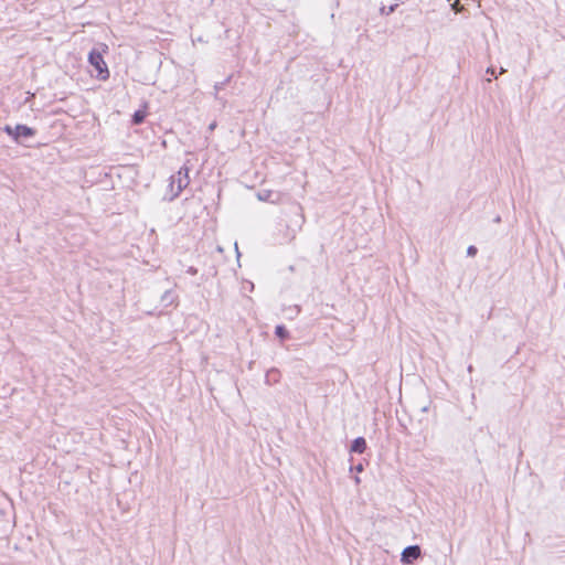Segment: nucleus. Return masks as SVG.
Listing matches in <instances>:
<instances>
[{"mask_svg": "<svg viewBox=\"0 0 565 565\" xmlns=\"http://www.w3.org/2000/svg\"><path fill=\"white\" fill-rule=\"evenodd\" d=\"M257 198L259 201L270 202L273 204H278L282 202V194L274 192L271 190L258 191Z\"/></svg>", "mask_w": 565, "mask_h": 565, "instance_id": "6", "label": "nucleus"}, {"mask_svg": "<svg viewBox=\"0 0 565 565\" xmlns=\"http://www.w3.org/2000/svg\"><path fill=\"white\" fill-rule=\"evenodd\" d=\"M190 183L189 178V168L183 166L180 168V170L177 172V174L171 175L170 178V190L172 192V195L170 200H173L179 196L181 191L185 189Z\"/></svg>", "mask_w": 565, "mask_h": 565, "instance_id": "1", "label": "nucleus"}, {"mask_svg": "<svg viewBox=\"0 0 565 565\" xmlns=\"http://www.w3.org/2000/svg\"><path fill=\"white\" fill-rule=\"evenodd\" d=\"M350 469L355 470L356 472H361V471H363V466H362V463H359L354 467H351Z\"/></svg>", "mask_w": 565, "mask_h": 565, "instance_id": "16", "label": "nucleus"}, {"mask_svg": "<svg viewBox=\"0 0 565 565\" xmlns=\"http://www.w3.org/2000/svg\"><path fill=\"white\" fill-rule=\"evenodd\" d=\"M100 46H102V51H103V52H106V50H107V45L102 44Z\"/></svg>", "mask_w": 565, "mask_h": 565, "instance_id": "21", "label": "nucleus"}, {"mask_svg": "<svg viewBox=\"0 0 565 565\" xmlns=\"http://www.w3.org/2000/svg\"><path fill=\"white\" fill-rule=\"evenodd\" d=\"M188 274L190 275H196L198 274V269L195 267H189L188 270H186Z\"/></svg>", "mask_w": 565, "mask_h": 565, "instance_id": "17", "label": "nucleus"}, {"mask_svg": "<svg viewBox=\"0 0 565 565\" xmlns=\"http://www.w3.org/2000/svg\"><path fill=\"white\" fill-rule=\"evenodd\" d=\"M215 127H216V122H212V124L209 126V129H210V130H213Z\"/></svg>", "mask_w": 565, "mask_h": 565, "instance_id": "20", "label": "nucleus"}, {"mask_svg": "<svg viewBox=\"0 0 565 565\" xmlns=\"http://www.w3.org/2000/svg\"><path fill=\"white\" fill-rule=\"evenodd\" d=\"M504 72H505V70H504L503 67H501V70H500V74H502V73H504Z\"/></svg>", "mask_w": 565, "mask_h": 565, "instance_id": "24", "label": "nucleus"}, {"mask_svg": "<svg viewBox=\"0 0 565 565\" xmlns=\"http://www.w3.org/2000/svg\"><path fill=\"white\" fill-rule=\"evenodd\" d=\"M487 74H490L491 76H495V71L493 67H488L487 68Z\"/></svg>", "mask_w": 565, "mask_h": 565, "instance_id": "18", "label": "nucleus"}, {"mask_svg": "<svg viewBox=\"0 0 565 565\" xmlns=\"http://www.w3.org/2000/svg\"><path fill=\"white\" fill-rule=\"evenodd\" d=\"M397 6L398 4L396 3V4H393V6H390L388 8L382 7L381 8V13L385 14V15H388V14H391V13H393L395 11Z\"/></svg>", "mask_w": 565, "mask_h": 565, "instance_id": "13", "label": "nucleus"}, {"mask_svg": "<svg viewBox=\"0 0 565 565\" xmlns=\"http://www.w3.org/2000/svg\"><path fill=\"white\" fill-rule=\"evenodd\" d=\"M422 556L419 545H409L405 547L401 554V562L403 564H413Z\"/></svg>", "mask_w": 565, "mask_h": 565, "instance_id": "5", "label": "nucleus"}, {"mask_svg": "<svg viewBox=\"0 0 565 565\" xmlns=\"http://www.w3.org/2000/svg\"><path fill=\"white\" fill-rule=\"evenodd\" d=\"M458 4H459V1H458V0H456L454 3H451V7H452V9H454L456 12H458V11H459V9H458Z\"/></svg>", "mask_w": 565, "mask_h": 565, "instance_id": "19", "label": "nucleus"}, {"mask_svg": "<svg viewBox=\"0 0 565 565\" xmlns=\"http://www.w3.org/2000/svg\"><path fill=\"white\" fill-rule=\"evenodd\" d=\"M145 118H146V111L139 109L134 113L131 121L134 125H140L143 122Z\"/></svg>", "mask_w": 565, "mask_h": 565, "instance_id": "9", "label": "nucleus"}, {"mask_svg": "<svg viewBox=\"0 0 565 565\" xmlns=\"http://www.w3.org/2000/svg\"><path fill=\"white\" fill-rule=\"evenodd\" d=\"M286 214L289 216L288 221V228L291 230L294 234H296L297 231H300L303 223H305V215L302 206L299 203L291 202L289 204L288 212ZM295 237V235H292Z\"/></svg>", "mask_w": 565, "mask_h": 565, "instance_id": "3", "label": "nucleus"}, {"mask_svg": "<svg viewBox=\"0 0 565 565\" xmlns=\"http://www.w3.org/2000/svg\"><path fill=\"white\" fill-rule=\"evenodd\" d=\"M279 379H280L279 371L277 369H271V370L267 371L266 376H265V382L270 385L274 383H278Z\"/></svg>", "mask_w": 565, "mask_h": 565, "instance_id": "8", "label": "nucleus"}, {"mask_svg": "<svg viewBox=\"0 0 565 565\" xmlns=\"http://www.w3.org/2000/svg\"><path fill=\"white\" fill-rule=\"evenodd\" d=\"M88 62L96 70L99 79L105 81L109 77V71L99 49H93L88 53Z\"/></svg>", "mask_w": 565, "mask_h": 565, "instance_id": "4", "label": "nucleus"}, {"mask_svg": "<svg viewBox=\"0 0 565 565\" xmlns=\"http://www.w3.org/2000/svg\"><path fill=\"white\" fill-rule=\"evenodd\" d=\"M366 449V440L363 437L355 438L352 444L350 450L356 454H363Z\"/></svg>", "mask_w": 565, "mask_h": 565, "instance_id": "7", "label": "nucleus"}, {"mask_svg": "<svg viewBox=\"0 0 565 565\" xmlns=\"http://www.w3.org/2000/svg\"><path fill=\"white\" fill-rule=\"evenodd\" d=\"M81 25L83 26V30H75L73 32V35H75L78 32H86L85 28H88L89 32L95 33L96 31L94 29L98 28V25H96V24H94L92 22H83V23H81Z\"/></svg>", "mask_w": 565, "mask_h": 565, "instance_id": "11", "label": "nucleus"}, {"mask_svg": "<svg viewBox=\"0 0 565 565\" xmlns=\"http://www.w3.org/2000/svg\"><path fill=\"white\" fill-rule=\"evenodd\" d=\"M162 301L166 302L167 305H170L173 302V297H172V294L171 291H166L162 296Z\"/></svg>", "mask_w": 565, "mask_h": 565, "instance_id": "14", "label": "nucleus"}, {"mask_svg": "<svg viewBox=\"0 0 565 565\" xmlns=\"http://www.w3.org/2000/svg\"><path fill=\"white\" fill-rule=\"evenodd\" d=\"M275 334H276V337H278V338H279V339H281V340H285V339L289 338V332H288V330L286 329V327H285V326H282V324H278V326H276V328H275Z\"/></svg>", "mask_w": 565, "mask_h": 565, "instance_id": "10", "label": "nucleus"}, {"mask_svg": "<svg viewBox=\"0 0 565 565\" xmlns=\"http://www.w3.org/2000/svg\"><path fill=\"white\" fill-rule=\"evenodd\" d=\"M494 222H495V223H500V222H501V217H500V216H497V217L494 218Z\"/></svg>", "mask_w": 565, "mask_h": 565, "instance_id": "22", "label": "nucleus"}, {"mask_svg": "<svg viewBox=\"0 0 565 565\" xmlns=\"http://www.w3.org/2000/svg\"><path fill=\"white\" fill-rule=\"evenodd\" d=\"M4 132H7L15 142L20 145H25L26 140L33 138L36 135V130L26 126V125H15L14 127L7 125L3 128Z\"/></svg>", "mask_w": 565, "mask_h": 565, "instance_id": "2", "label": "nucleus"}, {"mask_svg": "<svg viewBox=\"0 0 565 565\" xmlns=\"http://www.w3.org/2000/svg\"><path fill=\"white\" fill-rule=\"evenodd\" d=\"M230 81H231V76H228L225 81L220 82V83H216V84L214 85V90H215L214 96H215V98H216V99H220V100H221V98L218 97V95H217V94H218V92H220L221 89H223V88L225 87V85H226Z\"/></svg>", "mask_w": 565, "mask_h": 565, "instance_id": "12", "label": "nucleus"}, {"mask_svg": "<svg viewBox=\"0 0 565 565\" xmlns=\"http://www.w3.org/2000/svg\"><path fill=\"white\" fill-rule=\"evenodd\" d=\"M354 481H355V483H360V478H359V477H355V478H354Z\"/></svg>", "mask_w": 565, "mask_h": 565, "instance_id": "23", "label": "nucleus"}, {"mask_svg": "<svg viewBox=\"0 0 565 565\" xmlns=\"http://www.w3.org/2000/svg\"><path fill=\"white\" fill-rule=\"evenodd\" d=\"M477 253H478V249H477V247H476V246H473V245H470V246L467 248V255H468V256L473 257V256H476V255H477Z\"/></svg>", "mask_w": 565, "mask_h": 565, "instance_id": "15", "label": "nucleus"}]
</instances>
